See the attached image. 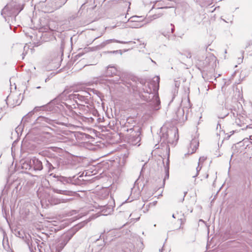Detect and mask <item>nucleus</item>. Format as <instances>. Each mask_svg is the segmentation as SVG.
I'll return each instance as SVG.
<instances>
[{"label":"nucleus","instance_id":"37","mask_svg":"<svg viewBox=\"0 0 252 252\" xmlns=\"http://www.w3.org/2000/svg\"><path fill=\"white\" fill-rule=\"evenodd\" d=\"M118 51H117H117H111V52H110V53H117V52H118Z\"/></svg>","mask_w":252,"mask_h":252},{"label":"nucleus","instance_id":"22","mask_svg":"<svg viewBox=\"0 0 252 252\" xmlns=\"http://www.w3.org/2000/svg\"><path fill=\"white\" fill-rule=\"evenodd\" d=\"M18 97H19V98L16 100V102L15 103V104L16 105H19L21 104L22 99L23 98V96L21 94H20Z\"/></svg>","mask_w":252,"mask_h":252},{"label":"nucleus","instance_id":"33","mask_svg":"<svg viewBox=\"0 0 252 252\" xmlns=\"http://www.w3.org/2000/svg\"><path fill=\"white\" fill-rule=\"evenodd\" d=\"M175 86L176 87L178 88L180 86V82H178L177 81H176L175 82Z\"/></svg>","mask_w":252,"mask_h":252},{"label":"nucleus","instance_id":"29","mask_svg":"<svg viewBox=\"0 0 252 252\" xmlns=\"http://www.w3.org/2000/svg\"><path fill=\"white\" fill-rule=\"evenodd\" d=\"M155 80H154V82L155 83L156 82H157L158 83V86L159 85V80H160V78H159V76H157L155 78Z\"/></svg>","mask_w":252,"mask_h":252},{"label":"nucleus","instance_id":"10","mask_svg":"<svg viewBox=\"0 0 252 252\" xmlns=\"http://www.w3.org/2000/svg\"><path fill=\"white\" fill-rule=\"evenodd\" d=\"M206 159V158L204 157H200L199 159V162L198 163V166L195 168V173H193L191 172V175L193 178L197 177L199 174V171L202 168V166H200V162H204Z\"/></svg>","mask_w":252,"mask_h":252},{"label":"nucleus","instance_id":"14","mask_svg":"<svg viewBox=\"0 0 252 252\" xmlns=\"http://www.w3.org/2000/svg\"><path fill=\"white\" fill-rule=\"evenodd\" d=\"M22 168L25 170H32V166L31 165V159L26 160L22 163Z\"/></svg>","mask_w":252,"mask_h":252},{"label":"nucleus","instance_id":"7","mask_svg":"<svg viewBox=\"0 0 252 252\" xmlns=\"http://www.w3.org/2000/svg\"><path fill=\"white\" fill-rule=\"evenodd\" d=\"M73 234V233H67L66 234L64 239L61 242H59V243L58 244V245L56 246V252H60L64 248V247L66 245L69 240L72 238Z\"/></svg>","mask_w":252,"mask_h":252},{"label":"nucleus","instance_id":"34","mask_svg":"<svg viewBox=\"0 0 252 252\" xmlns=\"http://www.w3.org/2000/svg\"><path fill=\"white\" fill-rule=\"evenodd\" d=\"M66 93L65 92V91H64L61 95L60 96L61 97H63L64 95H66Z\"/></svg>","mask_w":252,"mask_h":252},{"label":"nucleus","instance_id":"11","mask_svg":"<svg viewBox=\"0 0 252 252\" xmlns=\"http://www.w3.org/2000/svg\"><path fill=\"white\" fill-rule=\"evenodd\" d=\"M117 72V70L115 67L109 65L107 67L106 71V75L108 76H112L116 74Z\"/></svg>","mask_w":252,"mask_h":252},{"label":"nucleus","instance_id":"27","mask_svg":"<svg viewBox=\"0 0 252 252\" xmlns=\"http://www.w3.org/2000/svg\"><path fill=\"white\" fill-rule=\"evenodd\" d=\"M168 178H169V170H168V168L166 170V175H165V176L163 180V181L164 182V181L166 180V179H168Z\"/></svg>","mask_w":252,"mask_h":252},{"label":"nucleus","instance_id":"8","mask_svg":"<svg viewBox=\"0 0 252 252\" xmlns=\"http://www.w3.org/2000/svg\"><path fill=\"white\" fill-rule=\"evenodd\" d=\"M31 165L32 166V170L41 171L43 169L42 162L35 157L31 159Z\"/></svg>","mask_w":252,"mask_h":252},{"label":"nucleus","instance_id":"28","mask_svg":"<svg viewBox=\"0 0 252 252\" xmlns=\"http://www.w3.org/2000/svg\"><path fill=\"white\" fill-rule=\"evenodd\" d=\"M111 211H112V208L110 207L108 208V210H106V211H104L103 215H106L108 214H110L111 212Z\"/></svg>","mask_w":252,"mask_h":252},{"label":"nucleus","instance_id":"49","mask_svg":"<svg viewBox=\"0 0 252 252\" xmlns=\"http://www.w3.org/2000/svg\"><path fill=\"white\" fill-rule=\"evenodd\" d=\"M51 75L52 76L51 77H52L53 76H54V75H52V73L51 74Z\"/></svg>","mask_w":252,"mask_h":252},{"label":"nucleus","instance_id":"54","mask_svg":"<svg viewBox=\"0 0 252 252\" xmlns=\"http://www.w3.org/2000/svg\"><path fill=\"white\" fill-rule=\"evenodd\" d=\"M79 113L80 114H82V113L81 112H79Z\"/></svg>","mask_w":252,"mask_h":252},{"label":"nucleus","instance_id":"3","mask_svg":"<svg viewBox=\"0 0 252 252\" xmlns=\"http://www.w3.org/2000/svg\"><path fill=\"white\" fill-rule=\"evenodd\" d=\"M127 132L131 131V133L129 138V140L133 145H136L141 140V132L140 128L138 126H133L132 128L127 129Z\"/></svg>","mask_w":252,"mask_h":252},{"label":"nucleus","instance_id":"56","mask_svg":"<svg viewBox=\"0 0 252 252\" xmlns=\"http://www.w3.org/2000/svg\"><path fill=\"white\" fill-rule=\"evenodd\" d=\"M167 166H169V165H167ZM169 168V167H167V168Z\"/></svg>","mask_w":252,"mask_h":252},{"label":"nucleus","instance_id":"17","mask_svg":"<svg viewBox=\"0 0 252 252\" xmlns=\"http://www.w3.org/2000/svg\"><path fill=\"white\" fill-rule=\"evenodd\" d=\"M9 9V5H6L1 10V14L4 17H5L6 15L9 16L10 15L8 13H7Z\"/></svg>","mask_w":252,"mask_h":252},{"label":"nucleus","instance_id":"26","mask_svg":"<svg viewBox=\"0 0 252 252\" xmlns=\"http://www.w3.org/2000/svg\"><path fill=\"white\" fill-rule=\"evenodd\" d=\"M179 220H180L181 221V224H180V226L179 227V228H183V226L182 225L185 223V221H186V220L185 219H179Z\"/></svg>","mask_w":252,"mask_h":252},{"label":"nucleus","instance_id":"40","mask_svg":"<svg viewBox=\"0 0 252 252\" xmlns=\"http://www.w3.org/2000/svg\"><path fill=\"white\" fill-rule=\"evenodd\" d=\"M172 217H173V218H174V219H175V218H176V217H175V215H174V214H173V215H172Z\"/></svg>","mask_w":252,"mask_h":252},{"label":"nucleus","instance_id":"20","mask_svg":"<svg viewBox=\"0 0 252 252\" xmlns=\"http://www.w3.org/2000/svg\"><path fill=\"white\" fill-rule=\"evenodd\" d=\"M147 87H148V89L146 87L145 88L143 89V91L145 93H146L149 94H153V90L152 88L150 87V84L149 83L147 84Z\"/></svg>","mask_w":252,"mask_h":252},{"label":"nucleus","instance_id":"48","mask_svg":"<svg viewBox=\"0 0 252 252\" xmlns=\"http://www.w3.org/2000/svg\"><path fill=\"white\" fill-rule=\"evenodd\" d=\"M39 88H40V87H37V89H39Z\"/></svg>","mask_w":252,"mask_h":252},{"label":"nucleus","instance_id":"46","mask_svg":"<svg viewBox=\"0 0 252 252\" xmlns=\"http://www.w3.org/2000/svg\"><path fill=\"white\" fill-rule=\"evenodd\" d=\"M103 233H104V232L101 233V235H100V238L101 237V235H102Z\"/></svg>","mask_w":252,"mask_h":252},{"label":"nucleus","instance_id":"32","mask_svg":"<svg viewBox=\"0 0 252 252\" xmlns=\"http://www.w3.org/2000/svg\"><path fill=\"white\" fill-rule=\"evenodd\" d=\"M42 107V106H41V107H35L32 111H33V112H34L35 111H39L40 109V108H41Z\"/></svg>","mask_w":252,"mask_h":252},{"label":"nucleus","instance_id":"57","mask_svg":"<svg viewBox=\"0 0 252 252\" xmlns=\"http://www.w3.org/2000/svg\"><path fill=\"white\" fill-rule=\"evenodd\" d=\"M251 144H252V142H251Z\"/></svg>","mask_w":252,"mask_h":252},{"label":"nucleus","instance_id":"21","mask_svg":"<svg viewBox=\"0 0 252 252\" xmlns=\"http://www.w3.org/2000/svg\"><path fill=\"white\" fill-rule=\"evenodd\" d=\"M155 101H156V104L154 107V109L155 110H158L159 108V105L160 104V101L158 96H156Z\"/></svg>","mask_w":252,"mask_h":252},{"label":"nucleus","instance_id":"39","mask_svg":"<svg viewBox=\"0 0 252 252\" xmlns=\"http://www.w3.org/2000/svg\"><path fill=\"white\" fill-rule=\"evenodd\" d=\"M191 54H190V53H189V58H191Z\"/></svg>","mask_w":252,"mask_h":252},{"label":"nucleus","instance_id":"51","mask_svg":"<svg viewBox=\"0 0 252 252\" xmlns=\"http://www.w3.org/2000/svg\"><path fill=\"white\" fill-rule=\"evenodd\" d=\"M243 58H244V57H242L241 60H243Z\"/></svg>","mask_w":252,"mask_h":252},{"label":"nucleus","instance_id":"50","mask_svg":"<svg viewBox=\"0 0 252 252\" xmlns=\"http://www.w3.org/2000/svg\"><path fill=\"white\" fill-rule=\"evenodd\" d=\"M23 56H25V54L23 53L22 54Z\"/></svg>","mask_w":252,"mask_h":252},{"label":"nucleus","instance_id":"30","mask_svg":"<svg viewBox=\"0 0 252 252\" xmlns=\"http://www.w3.org/2000/svg\"><path fill=\"white\" fill-rule=\"evenodd\" d=\"M215 58L214 56H210L209 57H207L206 59V61L208 62L210 60H212V61L215 60Z\"/></svg>","mask_w":252,"mask_h":252},{"label":"nucleus","instance_id":"13","mask_svg":"<svg viewBox=\"0 0 252 252\" xmlns=\"http://www.w3.org/2000/svg\"><path fill=\"white\" fill-rule=\"evenodd\" d=\"M199 145V142L196 139H193L190 143V148H192L191 153H193L196 151Z\"/></svg>","mask_w":252,"mask_h":252},{"label":"nucleus","instance_id":"55","mask_svg":"<svg viewBox=\"0 0 252 252\" xmlns=\"http://www.w3.org/2000/svg\"><path fill=\"white\" fill-rule=\"evenodd\" d=\"M69 106V108H71V106Z\"/></svg>","mask_w":252,"mask_h":252},{"label":"nucleus","instance_id":"4","mask_svg":"<svg viewBox=\"0 0 252 252\" xmlns=\"http://www.w3.org/2000/svg\"><path fill=\"white\" fill-rule=\"evenodd\" d=\"M113 42H116V43H119L122 44H135L136 42L135 41H120L118 40L115 39H108L106 40L102 43H101L100 44L96 46L95 47V48L96 50H100L102 48H103L104 47H105L107 45Z\"/></svg>","mask_w":252,"mask_h":252},{"label":"nucleus","instance_id":"31","mask_svg":"<svg viewBox=\"0 0 252 252\" xmlns=\"http://www.w3.org/2000/svg\"><path fill=\"white\" fill-rule=\"evenodd\" d=\"M69 199H59V203H65V202H67V201Z\"/></svg>","mask_w":252,"mask_h":252},{"label":"nucleus","instance_id":"2","mask_svg":"<svg viewBox=\"0 0 252 252\" xmlns=\"http://www.w3.org/2000/svg\"><path fill=\"white\" fill-rule=\"evenodd\" d=\"M160 137L163 142L175 146L179 139L178 129L177 128L169 129L163 132Z\"/></svg>","mask_w":252,"mask_h":252},{"label":"nucleus","instance_id":"24","mask_svg":"<svg viewBox=\"0 0 252 252\" xmlns=\"http://www.w3.org/2000/svg\"><path fill=\"white\" fill-rule=\"evenodd\" d=\"M134 24L131 25V26L133 27L134 28H138L141 27L142 26H143L144 24H146L147 23V22H145L144 24H141L140 22H134Z\"/></svg>","mask_w":252,"mask_h":252},{"label":"nucleus","instance_id":"19","mask_svg":"<svg viewBox=\"0 0 252 252\" xmlns=\"http://www.w3.org/2000/svg\"><path fill=\"white\" fill-rule=\"evenodd\" d=\"M222 111H224L223 114H218V117L219 118L223 119L228 115V113L226 109L222 108Z\"/></svg>","mask_w":252,"mask_h":252},{"label":"nucleus","instance_id":"6","mask_svg":"<svg viewBox=\"0 0 252 252\" xmlns=\"http://www.w3.org/2000/svg\"><path fill=\"white\" fill-rule=\"evenodd\" d=\"M66 2V0H48L47 4L53 11L61 7Z\"/></svg>","mask_w":252,"mask_h":252},{"label":"nucleus","instance_id":"43","mask_svg":"<svg viewBox=\"0 0 252 252\" xmlns=\"http://www.w3.org/2000/svg\"><path fill=\"white\" fill-rule=\"evenodd\" d=\"M159 4L160 5H161H161H162V4L160 2H159Z\"/></svg>","mask_w":252,"mask_h":252},{"label":"nucleus","instance_id":"53","mask_svg":"<svg viewBox=\"0 0 252 252\" xmlns=\"http://www.w3.org/2000/svg\"><path fill=\"white\" fill-rule=\"evenodd\" d=\"M243 58H244V57H242L241 60H243Z\"/></svg>","mask_w":252,"mask_h":252},{"label":"nucleus","instance_id":"5","mask_svg":"<svg viewBox=\"0 0 252 252\" xmlns=\"http://www.w3.org/2000/svg\"><path fill=\"white\" fill-rule=\"evenodd\" d=\"M173 119L178 122L182 123L187 120V116L185 115V111L184 108L178 107L175 112V115Z\"/></svg>","mask_w":252,"mask_h":252},{"label":"nucleus","instance_id":"16","mask_svg":"<svg viewBox=\"0 0 252 252\" xmlns=\"http://www.w3.org/2000/svg\"><path fill=\"white\" fill-rule=\"evenodd\" d=\"M53 191L54 192L62 194H64V195H69L71 193V192L67 190H61L58 189H54Z\"/></svg>","mask_w":252,"mask_h":252},{"label":"nucleus","instance_id":"25","mask_svg":"<svg viewBox=\"0 0 252 252\" xmlns=\"http://www.w3.org/2000/svg\"><path fill=\"white\" fill-rule=\"evenodd\" d=\"M162 15H163V14L161 13H158L157 14H155L153 15V18L154 19H156L157 18L160 17L161 16H162Z\"/></svg>","mask_w":252,"mask_h":252},{"label":"nucleus","instance_id":"42","mask_svg":"<svg viewBox=\"0 0 252 252\" xmlns=\"http://www.w3.org/2000/svg\"><path fill=\"white\" fill-rule=\"evenodd\" d=\"M250 139H251V140H252V136H250Z\"/></svg>","mask_w":252,"mask_h":252},{"label":"nucleus","instance_id":"36","mask_svg":"<svg viewBox=\"0 0 252 252\" xmlns=\"http://www.w3.org/2000/svg\"><path fill=\"white\" fill-rule=\"evenodd\" d=\"M169 7H170L169 6H163V7H159V8H158V9L168 8Z\"/></svg>","mask_w":252,"mask_h":252},{"label":"nucleus","instance_id":"47","mask_svg":"<svg viewBox=\"0 0 252 252\" xmlns=\"http://www.w3.org/2000/svg\"><path fill=\"white\" fill-rule=\"evenodd\" d=\"M208 176H209V175H208V174H207V175H206V178H207L208 177Z\"/></svg>","mask_w":252,"mask_h":252},{"label":"nucleus","instance_id":"52","mask_svg":"<svg viewBox=\"0 0 252 252\" xmlns=\"http://www.w3.org/2000/svg\"><path fill=\"white\" fill-rule=\"evenodd\" d=\"M243 58H244V57H242L241 60H243Z\"/></svg>","mask_w":252,"mask_h":252},{"label":"nucleus","instance_id":"12","mask_svg":"<svg viewBox=\"0 0 252 252\" xmlns=\"http://www.w3.org/2000/svg\"><path fill=\"white\" fill-rule=\"evenodd\" d=\"M167 31L166 32H163L162 34L166 37H167L169 39V34L170 33H173L175 30L174 26L172 24H170L168 26Z\"/></svg>","mask_w":252,"mask_h":252},{"label":"nucleus","instance_id":"44","mask_svg":"<svg viewBox=\"0 0 252 252\" xmlns=\"http://www.w3.org/2000/svg\"><path fill=\"white\" fill-rule=\"evenodd\" d=\"M169 159H167V164H169Z\"/></svg>","mask_w":252,"mask_h":252},{"label":"nucleus","instance_id":"23","mask_svg":"<svg viewBox=\"0 0 252 252\" xmlns=\"http://www.w3.org/2000/svg\"><path fill=\"white\" fill-rule=\"evenodd\" d=\"M45 166L48 168V172L51 171V170L54 169V167L53 166L52 164L47 160L46 161V164Z\"/></svg>","mask_w":252,"mask_h":252},{"label":"nucleus","instance_id":"9","mask_svg":"<svg viewBox=\"0 0 252 252\" xmlns=\"http://www.w3.org/2000/svg\"><path fill=\"white\" fill-rule=\"evenodd\" d=\"M53 122V120L43 116H39L36 120V124H40L41 125H44L45 123L52 124Z\"/></svg>","mask_w":252,"mask_h":252},{"label":"nucleus","instance_id":"35","mask_svg":"<svg viewBox=\"0 0 252 252\" xmlns=\"http://www.w3.org/2000/svg\"><path fill=\"white\" fill-rule=\"evenodd\" d=\"M50 76H48L47 78H46L45 79V82H47L48 81H49V80H50Z\"/></svg>","mask_w":252,"mask_h":252},{"label":"nucleus","instance_id":"18","mask_svg":"<svg viewBox=\"0 0 252 252\" xmlns=\"http://www.w3.org/2000/svg\"><path fill=\"white\" fill-rule=\"evenodd\" d=\"M33 114V111H31L27 115L25 116L23 119L22 121L25 123V122H28L29 119L30 118V117Z\"/></svg>","mask_w":252,"mask_h":252},{"label":"nucleus","instance_id":"41","mask_svg":"<svg viewBox=\"0 0 252 252\" xmlns=\"http://www.w3.org/2000/svg\"><path fill=\"white\" fill-rule=\"evenodd\" d=\"M137 41L140 43V44H141V41H140V40H139V39H137Z\"/></svg>","mask_w":252,"mask_h":252},{"label":"nucleus","instance_id":"1","mask_svg":"<svg viewBox=\"0 0 252 252\" xmlns=\"http://www.w3.org/2000/svg\"><path fill=\"white\" fill-rule=\"evenodd\" d=\"M90 94L87 92L81 91L80 93L78 92H74L73 93L69 94L68 95V98L69 100H73L75 103L80 105V110L82 111H88L86 108H88V106H86L84 104L79 103H84L87 104L88 103L89 99L88 97L90 96Z\"/></svg>","mask_w":252,"mask_h":252},{"label":"nucleus","instance_id":"15","mask_svg":"<svg viewBox=\"0 0 252 252\" xmlns=\"http://www.w3.org/2000/svg\"><path fill=\"white\" fill-rule=\"evenodd\" d=\"M141 22H143V19L142 18V17H139L137 16H132L130 17L128 20V23Z\"/></svg>","mask_w":252,"mask_h":252},{"label":"nucleus","instance_id":"38","mask_svg":"<svg viewBox=\"0 0 252 252\" xmlns=\"http://www.w3.org/2000/svg\"><path fill=\"white\" fill-rule=\"evenodd\" d=\"M218 126H220V123H218L217 125V129L218 128Z\"/></svg>","mask_w":252,"mask_h":252},{"label":"nucleus","instance_id":"45","mask_svg":"<svg viewBox=\"0 0 252 252\" xmlns=\"http://www.w3.org/2000/svg\"><path fill=\"white\" fill-rule=\"evenodd\" d=\"M26 46H24V50L26 49Z\"/></svg>","mask_w":252,"mask_h":252}]
</instances>
